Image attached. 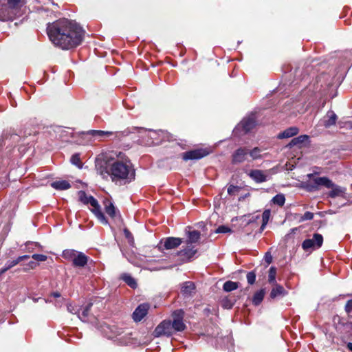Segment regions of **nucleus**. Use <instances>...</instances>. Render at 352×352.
Listing matches in <instances>:
<instances>
[{"label":"nucleus","mask_w":352,"mask_h":352,"mask_svg":"<svg viewBox=\"0 0 352 352\" xmlns=\"http://www.w3.org/2000/svg\"><path fill=\"white\" fill-rule=\"evenodd\" d=\"M130 160L125 153L109 151L99 155L95 161L97 173L103 179L109 178L116 184H125L129 181Z\"/></svg>","instance_id":"obj_1"},{"label":"nucleus","mask_w":352,"mask_h":352,"mask_svg":"<svg viewBox=\"0 0 352 352\" xmlns=\"http://www.w3.org/2000/svg\"><path fill=\"white\" fill-rule=\"evenodd\" d=\"M47 31L50 41L63 50L75 47L82 41V28L76 22L65 18L48 24Z\"/></svg>","instance_id":"obj_2"},{"label":"nucleus","mask_w":352,"mask_h":352,"mask_svg":"<svg viewBox=\"0 0 352 352\" xmlns=\"http://www.w3.org/2000/svg\"><path fill=\"white\" fill-rule=\"evenodd\" d=\"M100 330L108 339L116 338V341L121 345H127L131 342V333H124L122 328L116 325L104 323L100 326Z\"/></svg>","instance_id":"obj_3"},{"label":"nucleus","mask_w":352,"mask_h":352,"mask_svg":"<svg viewBox=\"0 0 352 352\" xmlns=\"http://www.w3.org/2000/svg\"><path fill=\"white\" fill-rule=\"evenodd\" d=\"M82 135L86 136L89 141L98 140L102 141L107 139L120 138L123 135H127L129 132L125 134L123 131H102V130H89L87 131L82 132Z\"/></svg>","instance_id":"obj_4"},{"label":"nucleus","mask_w":352,"mask_h":352,"mask_svg":"<svg viewBox=\"0 0 352 352\" xmlns=\"http://www.w3.org/2000/svg\"><path fill=\"white\" fill-rule=\"evenodd\" d=\"M78 197L79 200L82 203L84 204H90L93 207L91 209L92 212L102 224L106 225L108 223L106 217L101 211L98 201L93 196L88 195L85 191L80 190L78 192Z\"/></svg>","instance_id":"obj_5"},{"label":"nucleus","mask_w":352,"mask_h":352,"mask_svg":"<svg viewBox=\"0 0 352 352\" xmlns=\"http://www.w3.org/2000/svg\"><path fill=\"white\" fill-rule=\"evenodd\" d=\"M150 304L147 302L139 305L133 311V322H143L146 320L150 309Z\"/></svg>","instance_id":"obj_6"},{"label":"nucleus","mask_w":352,"mask_h":352,"mask_svg":"<svg viewBox=\"0 0 352 352\" xmlns=\"http://www.w3.org/2000/svg\"><path fill=\"white\" fill-rule=\"evenodd\" d=\"M184 311L182 309L175 311L173 314V322L171 325L173 331H182L186 329V324L183 321Z\"/></svg>","instance_id":"obj_7"},{"label":"nucleus","mask_w":352,"mask_h":352,"mask_svg":"<svg viewBox=\"0 0 352 352\" xmlns=\"http://www.w3.org/2000/svg\"><path fill=\"white\" fill-rule=\"evenodd\" d=\"M174 333L170 320H164L159 324L154 330V336L160 337L162 336H170Z\"/></svg>","instance_id":"obj_8"},{"label":"nucleus","mask_w":352,"mask_h":352,"mask_svg":"<svg viewBox=\"0 0 352 352\" xmlns=\"http://www.w3.org/2000/svg\"><path fill=\"white\" fill-rule=\"evenodd\" d=\"M323 243V237L321 234L316 233L314 234L312 239H305L302 243V248L305 250H308L311 248H319L322 246Z\"/></svg>","instance_id":"obj_9"},{"label":"nucleus","mask_w":352,"mask_h":352,"mask_svg":"<svg viewBox=\"0 0 352 352\" xmlns=\"http://www.w3.org/2000/svg\"><path fill=\"white\" fill-rule=\"evenodd\" d=\"M21 138L20 135L16 133L14 129L4 131L2 134V140H0V147L8 142V144H12L20 142Z\"/></svg>","instance_id":"obj_10"},{"label":"nucleus","mask_w":352,"mask_h":352,"mask_svg":"<svg viewBox=\"0 0 352 352\" xmlns=\"http://www.w3.org/2000/svg\"><path fill=\"white\" fill-rule=\"evenodd\" d=\"M197 252L194 245L186 243V247L177 252V256L181 261L188 262L195 255Z\"/></svg>","instance_id":"obj_11"},{"label":"nucleus","mask_w":352,"mask_h":352,"mask_svg":"<svg viewBox=\"0 0 352 352\" xmlns=\"http://www.w3.org/2000/svg\"><path fill=\"white\" fill-rule=\"evenodd\" d=\"M249 149L246 147L239 148L232 154V162L233 164H240L248 160Z\"/></svg>","instance_id":"obj_12"},{"label":"nucleus","mask_w":352,"mask_h":352,"mask_svg":"<svg viewBox=\"0 0 352 352\" xmlns=\"http://www.w3.org/2000/svg\"><path fill=\"white\" fill-rule=\"evenodd\" d=\"M208 154V152L205 149H195L184 153L182 154V158L185 161L190 160H199L206 156Z\"/></svg>","instance_id":"obj_13"},{"label":"nucleus","mask_w":352,"mask_h":352,"mask_svg":"<svg viewBox=\"0 0 352 352\" xmlns=\"http://www.w3.org/2000/svg\"><path fill=\"white\" fill-rule=\"evenodd\" d=\"M92 306V303H89L86 307L83 309L81 313H78V317L82 322H87L94 324V325L97 324V318H96L93 315L89 314L91 307Z\"/></svg>","instance_id":"obj_14"},{"label":"nucleus","mask_w":352,"mask_h":352,"mask_svg":"<svg viewBox=\"0 0 352 352\" xmlns=\"http://www.w3.org/2000/svg\"><path fill=\"white\" fill-rule=\"evenodd\" d=\"M182 243V240L177 237H168L164 241L160 243V248H164L166 250H171L177 248Z\"/></svg>","instance_id":"obj_15"},{"label":"nucleus","mask_w":352,"mask_h":352,"mask_svg":"<svg viewBox=\"0 0 352 352\" xmlns=\"http://www.w3.org/2000/svg\"><path fill=\"white\" fill-rule=\"evenodd\" d=\"M195 285L191 281H187L182 284L181 293L184 297H189L195 294Z\"/></svg>","instance_id":"obj_16"},{"label":"nucleus","mask_w":352,"mask_h":352,"mask_svg":"<svg viewBox=\"0 0 352 352\" xmlns=\"http://www.w3.org/2000/svg\"><path fill=\"white\" fill-rule=\"evenodd\" d=\"M88 260L89 257L83 252H78L72 264L74 267H83L87 265Z\"/></svg>","instance_id":"obj_17"},{"label":"nucleus","mask_w":352,"mask_h":352,"mask_svg":"<svg viewBox=\"0 0 352 352\" xmlns=\"http://www.w3.org/2000/svg\"><path fill=\"white\" fill-rule=\"evenodd\" d=\"M104 206L106 213L112 219L117 217V210L113 204L109 199L104 201Z\"/></svg>","instance_id":"obj_18"},{"label":"nucleus","mask_w":352,"mask_h":352,"mask_svg":"<svg viewBox=\"0 0 352 352\" xmlns=\"http://www.w3.org/2000/svg\"><path fill=\"white\" fill-rule=\"evenodd\" d=\"M274 287L272 288L270 296L271 298H275L278 296H284L287 295V292L283 286L278 284L274 285Z\"/></svg>","instance_id":"obj_19"},{"label":"nucleus","mask_w":352,"mask_h":352,"mask_svg":"<svg viewBox=\"0 0 352 352\" xmlns=\"http://www.w3.org/2000/svg\"><path fill=\"white\" fill-rule=\"evenodd\" d=\"M53 131L55 133V138L60 139L63 141L67 140L68 131L63 127L58 126L53 129Z\"/></svg>","instance_id":"obj_20"},{"label":"nucleus","mask_w":352,"mask_h":352,"mask_svg":"<svg viewBox=\"0 0 352 352\" xmlns=\"http://www.w3.org/2000/svg\"><path fill=\"white\" fill-rule=\"evenodd\" d=\"M329 188H331V190L329 192V196L331 198L342 197L346 190L344 188L336 185L333 183V186H331Z\"/></svg>","instance_id":"obj_21"},{"label":"nucleus","mask_w":352,"mask_h":352,"mask_svg":"<svg viewBox=\"0 0 352 352\" xmlns=\"http://www.w3.org/2000/svg\"><path fill=\"white\" fill-rule=\"evenodd\" d=\"M256 122L254 118L249 117L247 118H244L241 121V126L245 131V133H248L251 131L255 126Z\"/></svg>","instance_id":"obj_22"},{"label":"nucleus","mask_w":352,"mask_h":352,"mask_svg":"<svg viewBox=\"0 0 352 352\" xmlns=\"http://www.w3.org/2000/svg\"><path fill=\"white\" fill-rule=\"evenodd\" d=\"M299 132V129L296 126H292L285 129L283 132L278 135L279 139L289 138L297 135Z\"/></svg>","instance_id":"obj_23"},{"label":"nucleus","mask_w":352,"mask_h":352,"mask_svg":"<svg viewBox=\"0 0 352 352\" xmlns=\"http://www.w3.org/2000/svg\"><path fill=\"white\" fill-rule=\"evenodd\" d=\"M249 175L256 182H263L266 180V175L261 170H253Z\"/></svg>","instance_id":"obj_24"},{"label":"nucleus","mask_w":352,"mask_h":352,"mask_svg":"<svg viewBox=\"0 0 352 352\" xmlns=\"http://www.w3.org/2000/svg\"><path fill=\"white\" fill-rule=\"evenodd\" d=\"M309 139V136L307 135H302L297 138H293L291 142L287 145V147L292 148L294 146H298L301 147L302 143Z\"/></svg>","instance_id":"obj_25"},{"label":"nucleus","mask_w":352,"mask_h":352,"mask_svg":"<svg viewBox=\"0 0 352 352\" xmlns=\"http://www.w3.org/2000/svg\"><path fill=\"white\" fill-rule=\"evenodd\" d=\"M314 184L318 186H324L327 188L333 186V182L327 177H318L314 179Z\"/></svg>","instance_id":"obj_26"},{"label":"nucleus","mask_w":352,"mask_h":352,"mask_svg":"<svg viewBox=\"0 0 352 352\" xmlns=\"http://www.w3.org/2000/svg\"><path fill=\"white\" fill-rule=\"evenodd\" d=\"M51 186L56 190H67L71 187L70 184L66 180L56 181L51 184Z\"/></svg>","instance_id":"obj_27"},{"label":"nucleus","mask_w":352,"mask_h":352,"mask_svg":"<svg viewBox=\"0 0 352 352\" xmlns=\"http://www.w3.org/2000/svg\"><path fill=\"white\" fill-rule=\"evenodd\" d=\"M200 239V232L197 230L189 231L188 232V240L186 243L192 244L196 243Z\"/></svg>","instance_id":"obj_28"},{"label":"nucleus","mask_w":352,"mask_h":352,"mask_svg":"<svg viewBox=\"0 0 352 352\" xmlns=\"http://www.w3.org/2000/svg\"><path fill=\"white\" fill-rule=\"evenodd\" d=\"M327 120L324 121L325 126L328 127L336 124L337 116L333 111H329L327 114Z\"/></svg>","instance_id":"obj_29"},{"label":"nucleus","mask_w":352,"mask_h":352,"mask_svg":"<svg viewBox=\"0 0 352 352\" xmlns=\"http://www.w3.org/2000/svg\"><path fill=\"white\" fill-rule=\"evenodd\" d=\"M265 292V289H262L258 292H256L252 299V302L255 305H258L263 300Z\"/></svg>","instance_id":"obj_30"},{"label":"nucleus","mask_w":352,"mask_h":352,"mask_svg":"<svg viewBox=\"0 0 352 352\" xmlns=\"http://www.w3.org/2000/svg\"><path fill=\"white\" fill-rule=\"evenodd\" d=\"M77 252H78V251L74 250H69V249L65 250L63 252L62 256L65 259L68 260V261H72L73 262L76 257Z\"/></svg>","instance_id":"obj_31"},{"label":"nucleus","mask_w":352,"mask_h":352,"mask_svg":"<svg viewBox=\"0 0 352 352\" xmlns=\"http://www.w3.org/2000/svg\"><path fill=\"white\" fill-rule=\"evenodd\" d=\"M271 212L270 210H265L262 214V225L260 228L261 231L264 230L266 225L267 224L270 217Z\"/></svg>","instance_id":"obj_32"},{"label":"nucleus","mask_w":352,"mask_h":352,"mask_svg":"<svg viewBox=\"0 0 352 352\" xmlns=\"http://www.w3.org/2000/svg\"><path fill=\"white\" fill-rule=\"evenodd\" d=\"M261 153V149L258 147H255L252 150H249L248 155L249 157H251L252 160H254L262 157V155Z\"/></svg>","instance_id":"obj_33"},{"label":"nucleus","mask_w":352,"mask_h":352,"mask_svg":"<svg viewBox=\"0 0 352 352\" xmlns=\"http://www.w3.org/2000/svg\"><path fill=\"white\" fill-rule=\"evenodd\" d=\"M223 288L226 292H232L238 288V283L236 282L228 280L223 284Z\"/></svg>","instance_id":"obj_34"},{"label":"nucleus","mask_w":352,"mask_h":352,"mask_svg":"<svg viewBox=\"0 0 352 352\" xmlns=\"http://www.w3.org/2000/svg\"><path fill=\"white\" fill-rule=\"evenodd\" d=\"M272 201L279 206H283L285 202V197L283 194H278L273 197Z\"/></svg>","instance_id":"obj_35"},{"label":"nucleus","mask_w":352,"mask_h":352,"mask_svg":"<svg viewBox=\"0 0 352 352\" xmlns=\"http://www.w3.org/2000/svg\"><path fill=\"white\" fill-rule=\"evenodd\" d=\"M16 265L17 261H15V259L12 261H8L6 263L5 266L0 270V276Z\"/></svg>","instance_id":"obj_36"},{"label":"nucleus","mask_w":352,"mask_h":352,"mask_svg":"<svg viewBox=\"0 0 352 352\" xmlns=\"http://www.w3.org/2000/svg\"><path fill=\"white\" fill-rule=\"evenodd\" d=\"M276 270L274 267H271L269 270L268 281L272 285L277 284L276 281Z\"/></svg>","instance_id":"obj_37"},{"label":"nucleus","mask_w":352,"mask_h":352,"mask_svg":"<svg viewBox=\"0 0 352 352\" xmlns=\"http://www.w3.org/2000/svg\"><path fill=\"white\" fill-rule=\"evenodd\" d=\"M333 322L336 325V328H338V329H340L341 327L344 326L346 324L351 325L350 323H349L344 319L340 318L338 316H334Z\"/></svg>","instance_id":"obj_38"},{"label":"nucleus","mask_w":352,"mask_h":352,"mask_svg":"<svg viewBox=\"0 0 352 352\" xmlns=\"http://www.w3.org/2000/svg\"><path fill=\"white\" fill-rule=\"evenodd\" d=\"M72 164L76 165L78 168H81L82 166V162L80 159V155L78 153L74 154L70 160Z\"/></svg>","instance_id":"obj_39"},{"label":"nucleus","mask_w":352,"mask_h":352,"mask_svg":"<svg viewBox=\"0 0 352 352\" xmlns=\"http://www.w3.org/2000/svg\"><path fill=\"white\" fill-rule=\"evenodd\" d=\"M120 278L123 280L129 287H132V277L127 274H122Z\"/></svg>","instance_id":"obj_40"},{"label":"nucleus","mask_w":352,"mask_h":352,"mask_svg":"<svg viewBox=\"0 0 352 352\" xmlns=\"http://www.w3.org/2000/svg\"><path fill=\"white\" fill-rule=\"evenodd\" d=\"M67 311L73 314L78 315L80 311V308L78 306L73 305L69 304L67 305Z\"/></svg>","instance_id":"obj_41"},{"label":"nucleus","mask_w":352,"mask_h":352,"mask_svg":"<svg viewBox=\"0 0 352 352\" xmlns=\"http://www.w3.org/2000/svg\"><path fill=\"white\" fill-rule=\"evenodd\" d=\"M256 280V274L254 272H250L247 274V280L250 285L254 283Z\"/></svg>","instance_id":"obj_42"},{"label":"nucleus","mask_w":352,"mask_h":352,"mask_svg":"<svg viewBox=\"0 0 352 352\" xmlns=\"http://www.w3.org/2000/svg\"><path fill=\"white\" fill-rule=\"evenodd\" d=\"M231 229L226 226H220L218 227V228L216 230V233H228L230 232Z\"/></svg>","instance_id":"obj_43"},{"label":"nucleus","mask_w":352,"mask_h":352,"mask_svg":"<svg viewBox=\"0 0 352 352\" xmlns=\"http://www.w3.org/2000/svg\"><path fill=\"white\" fill-rule=\"evenodd\" d=\"M32 258L37 261H45L47 258V256L44 254H34L32 256Z\"/></svg>","instance_id":"obj_44"},{"label":"nucleus","mask_w":352,"mask_h":352,"mask_svg":"<svg viewBox=\"0 0 352 352\" xmlns=\"http://www.w3.org/2000/svg\"><path fill=\"white\" fill-rule=\"evenodd\" d=\"M234 305V302L226 298L222 301V306L226 309H231Z\"/></svg>","instance_id":"obj_45"},{"label":"nucleus","mask_w":352,"mask_h":352,"mask_svg":"<svg viewBox=\"0 0 352 352\" xmlns=\"http://www.w3.org/2000/svg\"><path fill=\"white\" fill-rule=\"evenodd\" d=\"M239 187L236 186H234V185H230L228 188V193L230 195H234L236 192H237L239 191Z\"/></svg>","instance_id":"obj_46"},{"label":"nucleus","mask_w":352,"mask_h":352,"mask_svg":"<svg viewBox=\"0 0 352 352\" xmlns=\"http://www.w3.org/2000/svg\"><path fill=\"white\" fill-rule=\"evenodd\" d=\"M314 218V214L311 212H306L301 217L302 221L311 220Z\"/></svg>","instance_id":"obj_47"},{"label":"nucleus","mask_w":352,"mask_h":352,"mask_svg":"<svg viewBox=\"0 0 352 352\" xmlns=\"http://www.w3.org/2000/svg\"><path fill=\"white\" fill-rule=\"evenodd\" d=\"M37 265H38V263H36V262L32 261H30V262L26 265L27 267H25V268L23 269V270H24L25 272H26V271H28V270H30V269H34V268H36V266H37Z\"/></svg>","instance_id":"obj_48"},{"label":"nucleus","mask_w":352,"mask_h":352,"mask_svg":"<svg viewBox=\"0 0 352 352\" xmlns=\"http://www.w3.org/2000/svg\"><path fill=\"white\" fill-rule=\"evenodd\" d=\"M345 311L350 314L352 312V300H349L347 301L346 305H345Z\"/></svg>","instance_id":"obj_49"},{"label":"nucleus","mask_w":352,"mask_h":352,"mask_svg":"<svg viewBox=\"0 0 352 352\" xmlns=\"http://www.w3.org/2000/svg\"><path fill=\"white\" fill-rule=\"evenodd\" d=\"M135 131L140 133V137L141 138H144L147 133V131L144 129H133V134L135 133Z\"/></svg>","instance_id":"obj_50"},{"label":"nucleus","mask_w":352,"mask_h":352,"mask_svg":"<svg viewBox=\"0 0 352 352\" xmlns=\"http://www.w3.org/2000/svg\"><path fill=\"white\" fill-rule=\"evenodd\" d=\"M30 257V256L29 255L20 256L18 258H16L15 261H17V264H19L20 262L28 259Z\"/></svg>","instance_id":"obj_51"},{"label":"nucleus","mask_w":352,"mask_h":352,"mask_svg":"<svg viewBox=\"0 0 352 352\" xmlns=\"http://www.w3.org/2000/svg\"><path fill=\"white\" fill-rule=\"evenodd\" d=\"M124 232L126 238H127L129 240L130 239V236H131L130 231L128 229L124 228Z\"/></svg>","instance_id":"obj_52"},{"label":"nucleus","mask_w":352,"mask_h":352,"mask_svg":"<svg viewBox=\"0 0 352 352\" xmlns=\"http://www.w3.org/2000/svg\"><path fill=\"white\" fill-rule=\"evenodd\" d=\"M265 260L267 263H270L272 262V256L269 253H267L265 255Z\"/></svg>","instance_id":"obj_53"},{"label":"nucleus","mask_w":352,"mask_h":352,"mask_svg":"<svg viewBox=\"0 0 352 352\" xmlns=\"http://www.w3.org/2000/svg\"><path fill=\"white\" fill-rule=\"evenodd\" d=\"M122 251V254L123 255L126 257V258L131 263V256L129 254H128L127 252H124L123 250Z\"/></svg>","instance_id":"obj_54"},{"label":"nucleus","mask_w":352,"mask_h":352,"mask_svg":"<svg viewBox=\"0 0 352 352\" xmlns=\"http://www.w3.org/2000/svg\"><path fill=\"white\" fill-rule=\"evenodd\" d=\"M53 296L55 297V298H58V297H60V294L58 292H54L53 293Z\"/></svg>","instance_id":"obj_55"},{"label":"nucleus","mask_w":352,"mask_h":352,"mask_svg":"<svg viewBox=\"0 0 352 352\" xmlns=\"http://www.w3.org/2000/svg\"><path fill=\"white\" fill-rule=\"evenodd\" d=\"M347 348L352 351V343L351 342H349L347 344Z\"/></svg>","instance_id":"obj_56"},{"label":"nucleus","mask_w":352,"mask_h":352,"mask_svg":"<svg viewBox=\"0 0 352 352\" xmlns=\"http://www.w3.org/2000/svg\"><path fill=\"white\" fill-rule=\"evenodd\" d=\"M133 289H135L136 287V283L135 282L134 280H133Z\"/></svg>","instance_id":"obj_57"},{"label":"nucleus","mask_w":352,"mask_h":352,"mask_svg":"<svg viewBox=\"0 0 352 352\" xmlns=\"http://www.w3.org/2000/svg\"><path fill=\"white\" fill-rule=\"evenodd\" d=\"M138 142H139V144L144 143V141L143 140H138Z\"/></svg>","instance_id":"obj_58"},{"label":"nucleus","mask_w":352,"mask_h":352,"mask_svg":"<svg viewBox=\"0 0 352 352\" xmlns=\"http://www.w3.org/2000/svg\"><path fill=\"white\" fill-rule=\"evenodd\" d=\"M30 244H32V243L29 242L27 243V245H30Z\"/></svg>","instance_id":"obj_59"}]
</instances>
